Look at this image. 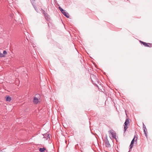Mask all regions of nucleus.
Masks as SVG:
<instances>
[{
    "mask_svg": "<svg viewBox=\"0 0 152 152\" xmlns=\"http://www.w3.org/2000/svg\"><path fill=\"white\" fill-rule=\"evenodd\" d=\"M46 150L45 148H39V150L40 152H45V151Z\"/></svg>",
    "mask_w": 152,
    "mask_h": 152,
    "instance_id": "9b49d317",
    "label": "nucleus"
},
{
    "mask_svg": "<svg viewBox=\"0 0 152 152\" xmlns=\"http://www.w3.org/2000/svg\"><path fill=\"white\" fill-rule=\"evenodd\" d=\"M48 14L47 13V14H46L45 15H44V17H45H45H47V16H48Z\"/></svg>",
    "mask_w": 152,
    "mask_h": 152,
    "instance_id": "412c9836",
    "label": "nucleus"
},
{
    "mask_svg": "<svg viewBox=\"0 0 152 152\" xmlns=\"http://www.w3.org/2000/svg\"><path fill=\"white\" fill-rule=\"evenodd\" d=\"M104 143L105 146L107 148H110L111 147V145L109 143V141L107 139V136H106L104 137Z\"/></svg>",
    "mask_w": 152,
    "mask_h": 152,
    "instance_id": "20e7f679",
    "label": "nucleus"
},
{
    "mask_svg": "<svg viewBox=\"0 0 152 152\" xmlns=\"http://www.w3.org/2000/svg\"><path fill=\"white\" fill-rule=\"evenodd\" d=\"M143 130H146V126H145V125L143 123Z\"/></svg>",
    "mask_w": 152,
    "mask_h": 152,
    "instance_id": "a211bd4d",
    "label": "nucleus"
},
{
    "mask_svg": "<svg viewBox=\"0 0 152 152\" xmlns=\"http://www.w3.org/2000/svg\"><path fill=\"white\" fill-rule=\"evenodd\" d=\"M31 1H35V0H30Z\"/></svg>",
    "mask_w": 152,
    "mask_h": 152,
    "instance_id": "b1692460",
    "label": "nucleus"
},
{
    "mask_svg": "<svg viewBox=\"0 0 152 152\" xmlns=\"http://www.w3.org/2000/svg\"><path fill=\"white\" fill-rule=\"evenodd\" d=\"M144 132L146 138H148V135H147L148 132H147V129H146V130H145V129L144 130Z\"/></svg>",
    "mask_w": 152,
    "mask_h": 152,
    "instance_id": "f8f14e48",
    "label": "nucleus"
},
{
    "mask_svg": "<svg viewBox=\"0 0 152 152\" xmlns=\"http://www.w3.org/2000/svg\"><path fill=\"white\" fill-rule=\"evenodd\" d=\"M0 57H4V55L3 54V53H1L0 51Z\"/></svg>",
    "mask_w": 152,
    "mask_h": 152,
    "instance_id": "2eb2a0df",
    "label": "nucleus"
},
{
    "mask_svg": "<svg viewBox=\"0 0 152 152\" xmlns=\"http://www.w3.org/2000/svg\"><path fill=\"white\" fill-rule=\"evenodd\" d=\"M45 18L47 21H49L50 20V18L49 15L45 17Z\"/></svg>",
    "mask_w": 152,
    "mask_h": 152,
    "instance_id": "ddd939ff",
    "label": "nucleus"
},
{
    "mask_svg": "<svg viewBox=\"0 0 152 152\" xmlns=\"http://www.w3.org/2000/svg\"><path fill=\"white\" fill-rule=\"evenodd\" d=\"M59 9L62 13L64 11H65L62 8H61L60 7H59Z\"/></svg>",
    "mask_w": 152,
    "mask_h": 152,
    "instance_id": "4468645a",
    "label": "nucleus"
},
{
    "mask_svg": "<svg viewBox=\"0 0 152 152\" xmlns=\"http://www.w3.org/2000/svg\"><path fill=\"white\" fill-rule=\"evenodd\" d=\"M90 77L92 83L99 88L98 86L97 85V84H99L98 80L96 75L94 74H91Z\"/></svg>",
    "mask_w": 152,
    "mask_h": 152,
    "instance_id": "f257e3e1",
    "label": "nucleus"
},
{
    "mask_svg": "<svg viewBox=\"0 0 152 152\" xmlns=\"http://www.w3.org/2000/svg\"><path fill=\"white\" fill-rule=\"evenodd\" d=\"M62 13L67 18H69V15L68 12H66L65 11H64Z\"/></svg>",
    "mask_w": 152,
    "mask_h": 152,
    "instance_id": "0eeeda50",
    "label": "nucleus"
},
{
    "mask_svg": "<svg viewBox=\"0 0 152 152\" xmlns=\"http://www.w3.org/2000/svg\"><path fill=\"white\" fill-rule=\"evenodd\" d=\"M109 134L110 133L112 135V137L113 138L116 139V133L113 130H110L109 131Z\"/></svg>",
    "mask_w": 152,
    "mask_h": 152,
    "instance_id": "423d86ee",
    "label": "nucleus"
},
{
    "mask_svg": "<svg viewBox=\"0 0 152 152\" xmlns=\"http://www.w3.org/2000/svg\"><path fill=\"white\" fill-rule=\"evenodd\" d=\"M139 42L141 44H143L145 47L152 48V43H146L141 40H140Z\"/></svg>",
    "mask_w": 152,
    "mask_h": 152,
    "instance_id": "39448f33",
    "label": "nucleus"
},
{
    "mask_svg": "<svg viewBox=\"0 0 152 152\" xmlns=\"http://www.w3.org/2000/svg\"><path fill=\"white\" fill-rule=\"evenodd\" d=\"M41 10L42 11L43 14H44L45 13V12H46L44 10H43L41 8Z\"/></svg>",
    "mask_w": 152,
    "mask_h": 152,
    "instance_id": "6ab92c4d",
    "label": "nucleus"
},
{
    "mask_svg": "<svg viewBox=\"0 0 152 152\" xmlns=\"http://www.w3.org/2000/svg\"><path fill=\"white\" fill-rule=\"evenodd\" d=\"M47 13L46 12H45V13L43 14L44 15H45L46 14H47Z\"/></svg>",
    "mask_w": 152,
    "mask_h": 152,
    "instance_id": "4be33fe9",
    "label": "nucleus"
},
{
    "mask_svg": "<svg viewBox=\"0 0 152 152\" xmlns=\"http://www.w3.org/2000/svg\"><path fill=\"white\" fill-rule=\"evenodd\" d=\"M133 143H131V144L129 146V147H130V150L131 149H132V148L133 146Z\"/></svg>",
    "mask_w": 152,
    "mask_h": 152,
    "instance_id": "dca6fc26",
    "label": "nucleus"
},
{
    "mask_svg": "<svg viewBox=\"0 0 152 152\" xmlns=\"http://www.w3.org/2000/svg\"><path fill=\"white\" fill-rule=\"evenodd\" d=\"M127 115V114H126ZM128 116L127 115H126V120H125V122L124 124V132L126 131L127 128H128V127L127 126V125L129 124V121L130 120V119L128 118Z\"/></svg>",
    "mask_w": 152,
    "mask_h": 152,
    "instance_id": "f03ea898",
    "label": "nucleus"
},
{
    "mask_svg": "<svg viewBox=\"0 0 152 152\" xmlns=\"http://www.w3.org/2000/svg\"><path fill=\"white\" fill-rule=\"evenodd\" d=\"M34 8L35 9V10L37 11V10H38V9L37 8V7H34Z\"/></svg>",
    "mask_w": 152,
    "mask_h": 152,
    "instance_id": "aec40b11",
    "label": "nucleus"
},
{
    "mask_svg": "<svg viewBox=\"0 0 152 152\" xmlns=\"http://www.w3.org/2000/svg\"><path fill=\"white\" fill-rule=\"evenodd\" d=\"M7 52L6 50H4L3 51V54L4 55V57L5 56V55L7 54Z\"/></svg>",
    "mask_w": 152,
    "mask_h": 152,
    "instance_id": "f3484780",
    "label": "nucleus"
},
{
    "mask_svg": "<svg viewBox=\"0 0 152 152\" xmlns=\"http://www.w3.org/2000/svg\"><path fill=\"white\" fill-rule=\"evenodd\" d=\"M36 97H33V102L35 104H38L39 102V99H40V95L39 94H37L36 95Z\"/></svg>",
    "mask_w": 152,
    "mask_h": 152,
    "instance_id": "7ed1b4c3",
    "label": "nucleus"
},
{
    "mask_svg": "<svg viewBox=\"0 0 152 152\" xmlns=\"http://www.w3.org/2000/svg\"><path fill=\"white\" fill-rule=\"evenodd\" d=\"M137 135H135L133 139L132 140L131 142V143H133V144H134V141H135V138H136V139L135 140V141H136L137 140Z\"/></svg>",
    "mask_w": 152,
    "mask_h": 152,
    "instance_id": "9d476101",
    "label": "nucleus"
},
{
    "mask_svg": "<svg viewBox=\"0 0 152 152\" xmlns=\"http://www.w3.org/2000/svg\"><path fill=\"white\" fill-rule=\"evenodd\" d=\"M48 27L49 28H50V26H49V23H48Z\"/></svg>",
    "mask_w": 152,
    "mask_h": 152,
    "instance_id": "5701e85b",
    "label": "nucleus"
},
{
    "mask_svg": "<svg viewBox=\"0 0 152 152\" xmlns=\"http://www.w3.org/2000/svg\"><path fill=\"white\" fill-rule=\"evenodd\" d=\"M6 99V101H8L10 102L11 99V97L10 96H6L5 97Z\"/></svg>",
    "mask_w": 152,
    "mask_h": 152,
    "instance_id": "6e6552de",
    "label": "nucleus"
},
{
    "mask_svg": "<svg viewBox=\"0 0 152 152\" xmlns=\"http://www.w3.org/2000/svg\"><path fill=\"white\" fill-rule=\"evenodd\" d=\"M44 136V137L46 138L47 140L48 138H50V134H44V135H43Z\"/></svg>",
    "mask_w": 152,
    "mask_h": 152,
    "instance_id": "1a4fd4ad",
    "label": "nucleus"
}]
</instances>
